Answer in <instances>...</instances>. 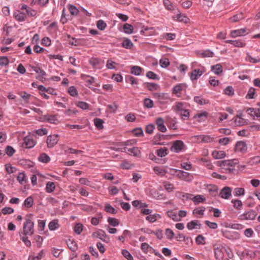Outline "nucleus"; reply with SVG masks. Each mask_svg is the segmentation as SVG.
I'll use <instances>...</instances> for the list:
<instances>
[{
    "mask_svg": "<svg viewBox=\"0 0 260 260\" xmlns=\"http://www.w3.org/2000/svg\"><path fill=\"white\" fill-rule=\"evenodd\" d=\"M13 16L18 21H24L26 17L25 14L19 10L14 12Z\"/></svg>",
    "mask_w": 260,
    "mask_h": 260,
    "instance_id": "ddd939ff",
    "label": "nucleus"
},
{
    "mask_svg": "<svg viewBox=\"0 0 260 260\" xmlns=\"http://www.w3.org/2000/svg\"><path fill=\"white\" fill-rule=\"evenodd\" d=\"M33 134H37L39 136H43L47 135V130L46 128H41L37 130H35L32 132Z\"/></svg>",
    "mask_w": 260,
    "mask_h": 260,
    "instance_id": "6e6d98bb",
    "label": "nucleus"
},
{
    "mask_svg": "<svg viewBox=\"0 0 260 260\" xmlns=\"http://www.w3.org/2000/svg\"><path fill=\"white\" fill-rule=\"evenodd\" d=\"M17 180L21 184L25 183L26 180L25 174L23 172L19 173L17 176Z\"/></svg>",
    "mask_w": 260,
    "mask_h": 260,
    "instance_id": "5fc2aeb1",
    "label": "nucleus"
},
{
    "mask_svg": "<svg viewBox=\"0 0 260 260\" xmlns=\"http://www.w3.org/2000/svg\"><path fill=\"white\" fill-rule=\"evenodd\" d=\"M83 225L81 223H77L74 228V231L77 234L79 235L83 231Z\"/></svg>",
    "mask_w": 260,
    "mask_h": 260,
    "instance_id": "13d9d810",
    "label": "nucleus"
},
{
    "mask_svg": "<svg viewBox=\"0 0 260 260\" xmlns=\"http://www.w3.org/2000/svg\"><path fill=\"white\" fill-rule=\"evenodd\" d=\"M211 70L216 75L222 72V68L220 64H217L211 67Z\"/></svg>",
    "mask_w": 260,
    "mask_h": 260,
    "instance_id": "393cba45",
    "label": "nucleus"
},
{
    "mask_svg": "<svg viewBox=\"0 0 260 260\" xmlns=\"http://www.w3.org/2000/svg\"><path fill=\"white\" fill-rule=\"evenodd\" d=\"M31 68L34 71L36 72V73L38 74V76L37 77V79L42 81L43 79H45V77L46 75V73L44 70H42L39 67H37L32 66L31 67Z\"/></svg>",
    "mask_w": 260,
    "mask_h": 260,
    "instance_id": "9d476101",
    "label": "nucleus"
},
{
    "mask_svg": "<svg viewBox=\"0 0 260 260\" xmlns=\"http://www.w3.org/2000/svg\"><path fill=\"white\" fill-rule=\"evenodd\" d=\"M238 164V159L220 160L217 162V165L221 167L223 173L235 174L237 173L234 168L235 165Z\"/></svg>",
    "mask_w": 260,
    "mask_h": 260,
    "instance_id": "f257e3e1",
    "label": "nucleus"
},
{
    "mask_svg": "<svg viewBox=\"0 0 260 260\" xmlns=\"http://www.w3.org/2000/svg\"><path fill=\"white\" fill-rule=\"evenodd\" d=\"M213 247L216 259L223 260L224 252L226 251L225 248L216 243L213 245Z\"/></svg>",
    "mask_w": 260,
    "mask_h": 260,
    "instance_id": "7ed1b4c3",
    "label": "nucleus"
},
{
    "mask_svg": "<svg viewBox=\"0 0 260 260\" xmlns=\"http://www.w3.org/2000/svg\"><path fill=\"white\" fill-rule=\"evenodd\" d=\"M104 121L103 119L95 118L94 119V123L98 129H102L104 128L103 123Z\"/></svg>",
    "mask_w": 260,
    "mask_h": 260,
    "instance_id": "5701e85b",
    "label": "nucleus"
},
{
    "mask_svg": "<svg viewBox=\"0 0 260 260\" xmlns=\"http://www.w3.org/2000/svg\"><path fill=\"white\" fill-rule=\"evenodd\" d=\"M55 188V184L53 182H48L46 184V191L48 193H51L54 191Z\"/></svg>",
    "mask_w": 260,
    "mask_h": 260,
    "instance_id": "2f4dec72",
    "label": "nucleus"
},
{
    "mask_svg": "<svg viewBox=\"0 0 260 260\" xmlns=\"http://www.w3.org/2000/svg\"><path fill=\"white\" fill-rule=\"evenodd\" d=\"M222 234L225 238L233 240L239 238V234L236 232H231L228 230L222 231Z\"/></svg>",
    "mask_w": 260,
    "mask_h": 260,
    "instance_id": "1a4fd4ad",
    "label": "nucleus"
},
{
    "mask_svg": "<svg viewBox=\"0 0 260 260\" xmlns=\"http://www.w3.org/2000/svg\"><path fill=\"white\" fill-rule=\"evenodd\" d=\"M234 193L235 196L239 197L243 196L245 193V190L243 188H235Z\"/></svg>",
    "mask_w": 260,
    "mask_h": 260,
    "instance_id": "a18cd8bd",
    "label": "nucleus"
},
{
    "mask_svg": "<svg viewBox=\"0 0 260 260\" xmlns=\"http://www.w3.org/2000/svg\"><path fill=\"white\" fill-rule=\"evenodd\" d=\"M69 93L72 96H76L78 95V92L74 86H71L68 89Z\"/></svg>",
    "mask_w": 260,
    "mask_h": 260,
    "instance_id": "0e129e2a",
    "label": "nucleus"
},
{
    "mask_svg": "<svg viewBox=\"0 0 260 260\" xmlns=\"http://www.w3.org/2000/svg\"><path fill=\"white\" fill-rule=\"evenodd\" d=\"M207 115H208V113L207 112L205 111L202 113H198V114H196L194 116V118H199V119L198 120V121H204L206 119Z\"/></svg>",
    "mask_w": 260,
    "mask_h": 260,
    "instance_id": "58836bf2",
    "label": "nucleus"
},
{
    "mask_svg": "<svg viewBox=\"0 0 260 260\" xmlns=\"http://www.w3.org/2000/svg\"><path fill=\"white\" fill-rule=\"evenodd\" d=\"M144 105L147 108H151L153 107V102L149 98H146L144 100Z\"/></svg>",
    "mask_w": 260,
    "mask_h": 260,
    "instance_id": "a19ab883",
    "label": "nucleus"
},
{
    "mask_svg": "<svg viewBox=\"0 0 260 260\" xmlns=\"http://www.w3.org/2000/svg\"><path fill=\"white\" fill-rule=\"evenodd\" d=\"M24 144L26 148H30L35 145V142L32 139L29 137H25L24 138Z\"/></svg>",
    "mask_w": 260,
    "mask_h": 260,
    "instance_id": "4468645a",
    "label": "nucleus"
},
{
    "mask_svg": "<svg viewBox=\"0 0 260 260\" xmlns=\"http://www.w3.org/2000/svg\"><path fill=\"white\" fill-rule=\"evenodd\" d=\"M203 74V72L199 69H194L191 73L190 78L192 81L197 80Z\"/></svg>",
    "mask_w": 260,
    "mask_h": 260,
    "instance_id": "f3484780",
    "label": "nucleus"
},
{
    "mask_svg": "<svg viewBox=\"0 0 260 260\" xmlns=\"http://www.w3.org/2000/svg\"><path fill=\"white\" fill-rule=\"evenodd\" d=\"M207 189L212 197H216L218 194V187L214 185H210L208 186Z\"/></svg>",
    "mask_w": 260,
    "mask_h": 260,
    "instance_id": "dca6fc26",
    "label": "nucleus"
},
{
    "mask_svg": "<svg viewBox=\"0 0 260 260\" xmlns=\"http://www.w3.org/2000/svg\"><path fill=\"white\" fill-rule=\"evenodd\" d=\"M167 215L171 218H172L174 221H179L181 220V218L178 217L176 213L172 211H169L167 212Z\"/></svg>",
    "mask_w": 260,
    "mask_h": 260,
    "instance_id": "473e14b6",
    "label": "nucleus"
},
{
    "mask_svg": "<svg viewBox=\"0 0 260 260\" xmlns=\"http://www.w3.org/2000/svg\"><path fill=\"white\" fill-rule=\"evenodd\" d=\"M105 210L107 212L111 213V214H116L117 213V211L110 204H107L105 207Z\"/></svg>",
    "mask_w": 260,
    "mask_h": 260,
    "instance_id": "c03bdc74",
    "label": "nucleus"
},
{
    "mask_svg": "<svg viewBox=\"0 0 260 260\" xmlns=\"http://www.w3.org/2000/svg\"><path fill=\"white\" fill-rule=\"evenodd\" d=\"M59 226V224L58 223L57 220H53L50 222L48 225V228L50 230L54 231L57 229H58Z\"/></svg>",
    "mask_w": 260,
    "mask_h": 260,
    "instance_id": "c85d7f7f",
    "label": "nucleus"
},
{
    "mask_svg": "<svg viewBox=\"0 0 260 260\" xmlns=\"http://www.w3.org/2000/svg\"><path fill=\"white\" fill-rule=\"evenodd\" d=\"M168 149L166 147H163L157 150L156 153L158 156L162 157L168 154Z\"/></svg>",
    "mask_w": 260,
    "mask_h": 260,
    "instance_id": "cd10ccee",
    "label": "nucleus"
},
{
    "mask_svg": "<svg viewBox=\"0 0 260 260\" xmlns=\"http://www.w3.org/2000/svg\"><path fill=\"white\" fill-rule=\"evenodd\" d=\"M6 153L9 156H12L15 152V149L10 146H7L6 148Z\"/></svg>",
    "mask_w": 260,
    "mask_h": 260,
    "instance_id": "680f3d73",
    "label": "nucleus"
},
{
    "mask_svg": "<svg viewBox=\"0 0 260 260\" xmlns=\"http://www.w3.org/2000/svg\"><path fill=\"white\" fill-rule=\"evenodd\" d=\"M156 124L157 129L161 132L164 133L167 131V128L164 125V120L161 117H158L156 119Z\"/></svg>",
    "mask_w": 260,
    "mask_h": 260,
    "instance_id": "9b49d317",
    "label": "nucleus"
},
{
    "mask_svg": "<svg viewBox=\"0 0 260 260\" xmlns=\"http://www.w3.org/2000/svg\"><path fill=\"white\" fill-rule=\"evenodd\" d=\"M248 128L250 131H260V124L254 123L253 124L249 125Z\"/></svg>",
    "mask_w": 260,
    "mask_h": 260,
    "instance_id": "774afa93",
    "label": "nucleus"
},
{
    "mask_svg": "<svg viewBox=\"0 0 260 260\" xmlns=\"http://www.w3.org/2000/svg\"><path fill=\"white\" fill-rule=\"evenodd\" d=\"M235 149L236 152L244 153L247 151V144L243 141H238L235 145Z\"/></svg>",
    "mask_w": 260,
    "mask_h": 260,
    "instance_id": "423d86ee",
    "label": "nucleus"
},
{
    "mask_svg": "<svg viewBox=\"0 0 260 260\" xmlns=\"http://www.w3.org/2000/svg\"><path fill=\"white\" fill-rule=\"evenodd\" d=\"M164 186L165 189L169 192L172 191L174 189L173 184L168 182H165L164 183Z\"/></svg>",
    "mask_w": 260,
    "mask_h": 260,
    "instance_id": "bf43d9fd",
    "label": "nucleus"
},
{
    "mask_svg": "<svg viewBox=\"0 0 260 260\" xmlns=\"http://www.w3.org/2000/svg\"><path fill=\"white\" fill-rule=\"evenodd\" d=\"M213 157L215 159H220L225 156V153L223 151H214L212 152Z\"/></svg>",
    "mask_w": 260,
    "mask_h": 260,
    "instance_id": "412c9836",
    "label": "nucleus"
},
{
    "mask_svg": "<svg viewBox=\"0 0 260 260\" xmlns=\"http://www.w3.org/2000/svg\"><path fill=\"white\" fill-rule=\"evenodd\" d=\"M159 64L161 68H167L170 64L169 60L168 58H162L160 59Z\"/></svg>",
    "mask_w": 260,
    "mask_h": 260,
    "instance_id": "603ef678",
    "label": "nucleus"
},
{
    "mask_svg": "<svg viewBox=\"0 0 260 260\" xmlns=\"http://www.w3.org/2000/svg\"><path fill=\"white\" fill-rule=\"evenodd\" d=\"M96 26L98 29L101 30H103L106 27L107 24L103 20H100L97 21Z\"/></svg>",
    "mask_w": 260,
    "mask_h": 260,
    "instance_id": "49530a36",
    "label": "nucleus"
},
{
    "mask_svg": "<svg viewBox=\"0 0 260 260\" xmlns=\"http://www.w3.org/2000/svg\"><path fill=\"white\" fill-rule=\"evenodd\" d=\"M45 119L51 123L56 124L58 121V119L56 118V116L54 115H47L45 116Z\"/></svg>",
    "mask_w": 260,
    "mask_h": 260,
    "instance_id": "b1692460",
    "label": "nucleus"
},
{
    "mask_svg": "<svg viewBox=\"0 0 260 260\" xmlns=\"http://www.w3.org/2000/svg\"><path fill=\"white\" fill-rule=\"evenodd\" d=\"M133 134L136 137H140L143 135V129L140 128H136L132 131Z\"/></svg>",
    "mask_w": 260,
    "mask_h": 260,
    "instance_id": "864d4df0",
    "label": "nucleus"
},
{
    "mask_svg": "<svg viewBox=\"0 0 260 260\" xmlns=\"http://www.w3.org/2000/svg\"><path fill=\"white\" fill-rule=\"evenodd\" d=\"M70 14L73 16H76L79 13L78 9L74 5H70L68 7Z\"/></svg>",
    "mask_w": 260,
    "mask_h": 260,
    "instance_id": "f704fd0d",
    "label": "nucleus"
},
{
    "mask_svg": "<svg viewBox=\"0 0 260 260\" xmlns=\"http://www.w3.org/2000/svg\"><path fill=\"white\" fill-rule=\"evenodd\" d=\"M121 45L126 49H131L133 47L134 44L129 39L124 38Z\"/></svg>",
    "mask_w": 260,
    "mask_h": 260,
    "instance_id": "4be33fe9",
    "label": "nucleus"
},
{
    "mask_svg": "<svg viewBox=\"0 0 260 260\" xmlns=\"http://www.w3.org/2000/svg\"><path fill=\"white\" fill-rule=\"evenodd\" d=\"M66 243L68 247L71 251L75 252L78 249L77 244L74 240L68 239Z\"/></svg>",
    "mask_w": 260,
    "mask_h": 260,
    "instance_id": "2eb2a0df",
    "label": "nucleus"
},
{
    "mask_svg": "<svg viewBox=\"0 0 260 260\" xmlns=\"http://www.w3.org/2000/svg\"><path fill=\"white\" fill-rule=\"evenodd\" d=\"M176 238L178 241H186L188 240H190V238L186 237L184 235L180 233L177 235Z\"/></svg>",
    "mask_w": 260,
    "mask_h": 260,
    "instance_id": "3c124183",
    "label": "nucleus"
},
{
    "mask_svg": "<svg viewBox=\"0 0 260 260\" xmlns=\"http://www.w3.org/2000/svg\"><path fill=\"white\" fill-rule=\"evenodd\" d=\"M143 84L146 85V87L150 91L157 90L159 88V86L157 84L154 83L145 82Z\"/></svg>",
    "mask_w": 260,
    "mask_h": 260,
    "instance_id": "6ab92c4d",
    "label": "nucleus"
},
{
    "mask_svg": "<svg viewBox=\"0 0 260 260\" xmlns=\"http://www.w3.org/2000/svg\"><path fill=\"white\" fill-rule=\"evenodd\" d=\"M224 93L225 94L231 96L234 94V90L232 86H229L224 89Z\"/></svg>",
    "mask_w": 260,
    "mask_h": 260,
    "instance_id": "e2e57ef3",
    "label": "nucleus"
},
{
    "mask_svg": "<svg viewBox=\"0 0 260 260\" xmlns=\"http://www.w3.org/2000/svg\"><path fill=\"white\" fill-rule=\"evenodd\" d=\"M196 242L197 244H204L205 238L201 235H198L196 238Z\"/></svg>",
    "mask_w": 260,
    "mask_h": 260,
    "instance_id": "338daca9",
    "label": "nucleus"
},
{
    "mask_svg": "<svg viewBox=\"0 0 260 260\" xmlns=\"http://www.w3.org/2000/svg\"><path fill=\"white\" fill-rule=\"evenodd\" d=\"M214 55V53L209 50H205L201 53L202 57H212Z\"/></svg>",
    "mask_w": 260,
    "mask_h": 260,
    "instance_id": "79ce46f5",
    "label": "nucleus"
},
{
    "mask_svg": "<svg viewBox=\"0 0 260 260\" xmlns=\"http://www.w3.org/2000/svg\"><path fill=\"white\" fill-rule=\"evenodd\" d=\"M201 225L198 220H192L187 223L186 227L189 230H192L197 228V226H199V229H200Z\"/></svg>",
    "mask_w": 260,
    "mask_h": 260,
    "instance_id": "a211bd4d",
    "label": "nucleus"
},
{
    "mask_svg": "<svg viewBox=\"0 0 260 260\" xmlns=\"http://www.w3.org/2000/svg\"><path fill=\"white\" fill-rule=\"evenodd\" d=\"M172 170L174 171V172L176 173H178V174H177V176L179 179H180L181 180H188L187 178L189 176V173L184 172V171H183L176 170V169H172Z\"/></svg>",
    "mask_w": 260,
    "mask_h": 260,
    "instance_id": "f8f14e48",
    "label": "nucleus"
},
{
    "mask_svg": "<svg viewBox=\"0 0 260 260\" xmlns=\"http://www.w3.org/2000/svg\"><path fill=\"white\" fill-rule=\"evenodd\" d=\"M165 235L168 239L172 240L174 236V233L171 229L167 228L165 230Z\"/></svg>",
    "mask_w": 260,
    "mask_h": 260,
    "instance_id": "37998d69",
    "label": "nucleus"
},
{
    "mask_svg": "<svg viewBox=\"0 0 260 260\" xmlns=\"http://www.w3.org/2000/svg\"><path fill=\"white\" fill-rule=\"evenodd\" d=\"M34 204V199L32 197L30 196L26 198L23 203V205L27 208H30Z\"/></svg>",
    "mask_w": 260,
    "mask_h": 260,
    "instance_id": "bb28decb",
    "label": "nucleus"
},
{
    "mask_svg": "<svg viewBox=\"0 0 260 260\" xmlns=\"http://www.w3.org/2000/svg\"><path fill=\"white\" fill-rule=\"evenodd\" d=\"M164 135L160 134L159 133L157 134L154 137V143L155 144H159L161 145V143H159L158 142L161 140L162 137H164Z\"/></svg>",
    "mask_w": 260,
    "mask_h": 260,
    "instance_id": "69168bd1",
    "label": "nucleus"
},
{
    "mask_svg": "<svg viewBox=\"0 0 260 260\" xmlns=\"http://www.w3.org/2000/svg\"><path fill=\"white\" fill-rule=\"evenodd\" d=\"M146 77L149 79L153 80H159L158 75L152 71H148L146 75Z\"/></svg>",
    "mask_w": 260,
    "mask_h": 260,
    "instance_id": "09e8293b",
    "label": "nucleus"
},
{
    "mask_svg": "<svg viewBox=\"0 0 260 260\" xmlns=\"http://www.w3.org/2000/svg\"><path fill=\"white\" fill-rule=\"evenodd\" d=\"M192 201L196 205L199 204L200 203L203 202L205 201V198L201 195H197L193 197Z\"/></svg>",
    "mask_w": 260,
    "mask_h": 260,
    "instance_id": "e433bc0d",
    "label": "nucleus"
},
{
    "mask_svg": "<svg viewBox=\"0 0 260 260\" xmlns=\"http://www.w3.org/2000/svg\"><path fill=\"white\" fill-rule=\"evenodd\" d=\"M194 101L200 105H204L209 103L208 101H206L200 96H195L194 98Z\"/></svg>",
    "mask_w": 260,
    "mask_h": 260,
    "instance_id": "4c0bfd02",
    "label": "nucleus"
},
{
    "mask_svg": "<svg viewBox=\"0 0 260 260\" xmlns=\"http://www.w3.org/2000/svg\"><path fill=\"white\" fill-rule=\"evenodd\" d=\"M38 159L40 161L47 163L50 160L49 156L45 153L41 154L38 158Z\"/></svg>",
    "mask_w": 260,
    "mask_h": 260,
    "instance_id": "7c9ffc66",
    "label": "nucleus"
},
{
    "mask_svg": "<svg viewBox=\"0 0 260 260\" xmlns=\"http://www.w3.org/2000/svg\"><path fill=\"white\" fill-rule=\"evenodd\" d=\"M176 18V20L179 21L184 22V23H187L189 19L185 16L181 15V14H178L175 17Z\"/></svg>",
    "mask_w": 260,
    "mask_h": 260,
    "instance_id": "8fccbe9b",
    "label": "nucleus"
},
{
    "mask_svg": "<svg viewBox=\"0 0 260 260\" xmlns=\"http://www.w3.org/2000/svg\"><path fill=\"white\" fill-rule=\"evenodd\" d=\"M257 215V213L254 210H250L240 215L241 219L253 220Z\"/></svg>",
    "mask_w": 260,
    "mask_h": 260,
    "instance_id": "0eeeda50",
    "label": "nucleus"
},
{
    "mask_svg": "<svg viewBox=\"0 0 260 260\" xmlns=\"http://www.w3.org/2000/svg\"><path fill=\"white\" fill-rule=\"evenodd\" d=\"M231 202L233 203V206L234 208L240 209L242 206V202L239 200H232Z\"/></svg>",
    "mask_w": 260,
    "mask_h": 260,
    "instance_id": "052dcab7",
    "label": "nucleus"
},
{
    "mask_svg": "<svg viewBox=\"0 0 260 260\" xmlns=\"http://www.w3.org/2000/svg\"><path fill=\"white\" fill-rule=\"evenodd\" d=\"M243 19V15L242 13H240L238 14L235 15L234 16L230 18V20L232 22H236L241 19Z\"/></svg>",
    "mask_w": 260,
    "mask_h": 260,
    "instance_id": "c9c22d12",
    "label": "nucleus"
},
{
    "mask_svg": "<svg viewBox=\"0 0 260 260\" xmlns=\"http://www.w3.org/2000/svg\"><path fill=\"white\" fill-rule=\"evenodd\" d=\"M246 30L245 29H240L238 30H235L231 31V35L232 37H236L238 36H241L245 32Z\"/></svg>",
    "mask_w": 260,
    "mask_h": 260,
    "instance_id": "c756f323",
    "label": "nucleus"
},
{
    "mask_svg": "<svg viewBox=\"0 0 260 260\" xmlns=\"http://www.w3.org/2000/svg\"><path fill=\"white\" fill-rule=\"evenodd\" d=\"M33 214H27L23 226V234L25 236L32 235L34 233V222L32 221Z\"/></svg>",
    "mask_w": 260,
    "mask_h": 260,
    "instance_id": "f03ea898",
    "label": "nucleus"
},
{
    "mask_svg": "<svg viewBox=\"0 0 260 260\" xmlns=\"http://www.w3.org/2000/svg\"><path fill=\"white\" fill-rule=\"evenodd\" d=\"M184 144L181 140H177L174 142L173 146L171 148V151H174L178 153L183 149Z\"/></svg>",
    "mask_w": 260,
    "mask_h": 260,
    "instance_id": "20e7f679",
    "label": "nucleus"
},
{
    "mask_svg": "<svg viewBox=\"0 0 260 260\" xmlns=\"http://www.w3.org/2000/svg\"><path fill=\"white\" fill-rule=\"evenodd\" d=\"M123 29L125 33L131 34L133 32V26L128 23H125L123 26Z\"/></svg>",
    "mask_w": 260,
    "mask_h": 260,
    "instance_id": "72a5a7b5",
    "label": "nucleus"
},
{
    "mask_svg": "<svg viewBox=\"0 0 260 260\" xmlns=\"http://www.w3.org/2000/svg\"><path fill=\"white\" fill-rule=\"evenodd\" d=\"M122 254L127 260H134L133 256L127 250L123 249L122 250Z\"/></svg>",
    "mask_w": 260,
    "mask_h": 260,
    "instance_id": "4d7b16f0",
    "label": "nucleus"
},
{
    "mask_svg": "<svg viewBox=\"0 0 260 260\" xmlns=\"http://www.w3.org/2000/svg\"><path fill=\"white\" fill-rule=\"evenodd\" d=\"M58 141V137L57 135H50L47 137V144L48 148L54 147Z\"/></svg>",
    "mask_w": 260,
    "mask_h": 260,
    "instance_id": "39448f33",
    "label": "nucleus"
},
{
    "mask_svg": "<svg viewBox=\"0 0 260 260\" xmlns=\"http://www.w3.org/2000/svg\"><path fill=\"white\" fill-rule=\"evenodd\" d=\"M129 154H133L135 156L139 157L141 155V151L138 147H134L127 149Z\"/></svg>",
    "mask_w": 260,
    "mask_h": 260,
    "instance_id": "aec40b11",
    "label": "nucleus"
},
{
    "mask_svg": "<svg viewBox=\"0 0 260 260\" xmlns=\"http://www.w3.org/2000/svg\"><path fill=\"white\" fill-rule=\"evenodd\" d=\"M125 81L127 83H130L132 85L138 84L137 79L133 76L130 75L126 76Z\"/></svg>",
    "mask_w": 260,
    "mask_h": 260,
    "instance_id": "ea45409f",
    "label": "nucleus"
},
{
    "mask_svg": "<svg viewBox=\"0 0 260 260\" xmlns=\"http://www.w3.org/2000/svg\"><path fill=\"white\" fill-rule=\"evenodd\" d=\"M232 188L229 186L224 187L219 193L220 197L224 199H228L232 196Z\"/></svg>",
    "mask_w": 260,
    "mask_h": 260,
    "instance_id": "6e6552de",
    "label": "nucleus"
},
{
    "mask_svg": "<svg viewBox=\"0 0 260 260\" xmlns=\"http://www.w3.org/2000/svg\"><path fill=\"white\" fill-rule=\"evenodd\" d=\"M108 222L109 224L113 226H116L119 224V221L115 218L109 217L108 218Z\"/></svg>",
    "mask_w": 260,
    "mask_h": 260,
    "instance_id": "de8ad7c7",
    "label": "nucleus"
},
{
    "mask_svg": "<svg viewBox=\"0 0 260 260\" xmlns=\"http://www.w3.org/2000/svg\"><path fill=\"white\" fill-rule=\"evenodd\" d=\"M142 70H143L142 68L139 66H133L131 68V73L132 74H134L136 76H139L141 74Z\"/></svg>",
    "mask_w": 260,
    "mask_h": 260,
    "instance_id": "a878e982",
    "label": "nucleus"
}]
</instances>
